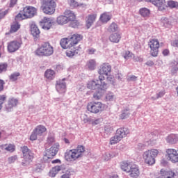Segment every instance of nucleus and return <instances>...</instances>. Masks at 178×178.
Wrapping results in <instances>:
<instances>
[{
    "label": "nucleus",
    "instance_id": "nucleus-1",
    "mask_svg": "<svg viewBox=\"0 0 178 178\" xmlns=\"http://www.w3.org/2000/svg\"><path fill=\"white\" fill-rule=\"evenodd\" d=\"M83 40V35L80 34H74L70 38H63L60 41V45L63 49H67L66 51V55L68 58H73L77 51L74 47L79 44L80 41Z\"/></svg>",
    "mask_w": 178,
    "mask_h": 178
},
{
    "label": "nucleus",
    "instance_id": "nucleus-2",
    "mask_svg": "<svg viewBox=\"0 0 178 178\" xmlns=\"http://www.w3.org/2000/svg\"><path fill=\"white\" fill-rule=\"evenodd\" d=\"M84 152H86V147L83 145H78L76 148L67 151L65 154V158L68 162H73L83 158Z\"/></svg>",
    "mask_w": 178,
    "mask_h": 178
},
{
    "label": "nucleus",
    "instance_id": "nucleus-3",
    "mask_svg": "<svg viewBox=\"0 0 178 178\" xmlns=\"http://www.w3.org/2000/svg\"><path fill=\"white\" fill-rule=\"evenodd\" d=\"M37 15V9L35 7L27 6L23 9V14L18 13L15 16V21L20 22L22 20H25V19H31Z\"/></svg>",
    "mask_w": 178,
    "mask_h": 178
},
{
    "label": "nucleus",
    "instance_id": "nucleus-4",
    "mask_svg": "<svg viewBox=\"0 0 178 178\" xmlns=\"http://www.w3.org/2000/svg\"><path fill=\"white\" fill-rule=\"evenodd\" d=\"M58 0H42L41 10L44 15H54L56 10Z\"/></svg>",
    "mask_w": 178,
    "mask_h": 178
},
{
    "label": "nucleus",
    "instance_id": "nucleus-5",
    "mask_svg": "<svg viewBox=\"0 0 178 178\" xmlns=\"http://www.w3.org/2000/svg\"><path fill=\"white\" fill-rule=\"evenodd\" d=\"M38 56H51L54 54V47L49 42H44L35 51Z\"/></svg>",
    "mask_w": 178,
    "mask_h": 178
},
{
    "label": "nucleus",
    "instance_id": "nucleus-6",
    "mask_svg": "<svg viewBox=\"0 0 178 178\" xmlns=\"http://www.w3.org/2000/svg\"><path fill=\"white\" fill-rule=\"evenodd\" d=\"M159 154V150L158 149H150L146 150L143 154V159L145 163L151 166L155 165V158L158 156Z\"/></svg>",
    "mask_w": 178,
    "mask_h": 178
},
{
    "label": "nucleus",
    "instance_id": "nucleus-7",
    "mask_svg": "<svg viewBox=\"0 0 178 178\" xmlns=\"http://www.w3.org/2000/svg\"><path fill=\"white\" fill-rule=\"evenodd\" d=\"M86 108L90 113L97 114L105 111V104L101 102H90L88 103Z\"/></svg>",
    "mask_w": 178,
    "mask_h": 178
},
{
    "label": "nucleus",
    "instance_id": "nucleus-8",
    "mask_svg": "<svg viewBox=\"0 0 178 178\" xmlns=\"http://www.w3.org/2000/svg\"><path fill=\"white\" fill-rule=\"evenodd\" d=\"M22 151L23 154L24 161L22 163V166H27L33 162L34 159V154L27 147V146H24L22 147Z\"/></svg>",
    "mask_w": 178,
    "mask_h": 178
},
{
    "label": "nucleus",
    "instance_id": "nucleus-9",
    "mask_svg": "<svg viewBox=\"0 0 178 178\" xmlns=\"http://www.w3.org/2000/svg\"><path fill=\"white\" fill-rule=\"evenodd\" d=\"M104 80H105V76L99 75L98 79H93L88 82L87 88H88V90H98L101 88L104 84H106Z\"/></svg>",
    "mask_w": 178,
    "mask_h": 178
},
{
    "label": "nucleus",
    "instance_id": "nucleus-10",
    "mask_svg": "<svg viewBox=\"0 0 178 178\" xmlns=\"http://www.w3.org/2000/svg\"><path fill=\"white\" fill-rule=\"evenodd\" d=\"M148 47L150 48V55L153 58H156L159 54L161 44L159 40L156 38L150 39L148 42Z\"/></svg>",
    "mask_w": 178,
    "mask_h": 178
},
{
    "label": "nucleus",
    "instance_id": "nucleus-11",
    "mask_svg": "<svg viewBox=\"0 0 178 178\" xmlns=\"http://www.w3.org/2000/svg\"><path fill=\"white\" fill-rule=\"evenodd\" d=\"M64 16H65L67 22L68 23H71V27H73L74 29H76V27H79V21L76 19V14H74L73 11L70 10H66L64 12Z\"/></svg>",
    "mask_w": 178,
    "mask_h": 178
},
{
    "label": "nucleus",
    "instance_id": "nucleus-12",
    "mask_svg": "<svg viewBox=\"0 0 178 178\" xmlns=\"http://www.w3.org/2000/svg\"><path fill=\"white\" fill-rule=\"evenodd\" d=\"M22 44V38H19L18 40L10 41L8 43L7 49L10 53L16 52V51H19Z\"/></svg>",
    "mask_w": 178,
    "mask_h": 178
},
{
    "label": "nucleus",
    "instance_id": "nucleus-13",
    "mask_svg": "<svg viewBox=\"0 0 178 178\" xmlns=\"http://www.w3.org/2000/svg\"><path fill=\"white\" fill-rule=\"evenodd\" d=\"M58 151H59V145H54L49 149L45 150L44 156L47 159H52L58 154Z\"/></svg>",
    "mask_w": 178,
    "mask_h": 178
},
{
    "label": "nucleus",
    "instance_id": "nucleus-14",
    "mask_svg": "<svg viewBox=\"0 0 178 178\" xmlns=\"http://www.w3.org/2000/svg\"><path fill=\"white\" fill-rule=\"evenodd\" d=\"M112 72V66L108 63L102 64L97 71L99 76H109V73Z\"/></svg>",
    "mask_w": 178,
    "mask_h": 178
},
{
    "label": "nucleus",
    "instance_id": "nucleus-15",
    "mask_svg": "<svg viewBox=\"0 0 178 178\" xmlns=\"http://www.w3.org/2000/svg\"><path fill=\"white\" fill-rule=\"evenodd\" d=\"M106 90H108V83H104V86H102L101 88H99L97 91L93 94V98L97 101L101 99V98L105 95Z\"/></svg>",
    "mask_w": 178,
    "mask_h": 178
},
{
    "label": "nucleus",
    "instance_id": "nucleus-16",
    "mask_svg": "<svg viewBox=\"0 0 178 178\" xmlns=\"http://www.w3.org/2000/svg\"><path fill=\"white\" fill-rule=\"evenodd\" d=\"M166 154L169 161L172 162V163H176L178 162V154L177 150L175 149H168L166 150Z\"/></svg>",
    "mask_w": 178,
    "mask_h": 178
},
{
    "label": "nucleus",
    "instance_id": "nucleus-17",
    "mask_svg": "<svg viewBox=\"0 0 178 178\" xmlns=\"http://www.w3.org/2000/svg\"><path fill=\"white\" fill-rule=\"evenodd\" d=\"M147 2H151L155 6H157L159 10H165L166 1L165 0H146Z\"/></svg>",
    "mask_w": 178,
    "mask_h": 178
},
{
    "label": "nucleus",
    "instance_id": "nucleus-18",
    "mask_svg": "<svg viewBox=\"0 0 178 178\" xmlns=\"http://www.w3.org/2000/svg\"><path fill=\"white\" fill-rule=\"evenodd\" d=\"M122 57L125 60H128V59H131V58H134V60H136V62H143V58L137 56H134V54L131 53L130 51L127 50L122 53Z\"/></svg>",
    "mask_w": 178,
    "mask_h": 178
},
{
    "label": "nucleus",
    "instance_id": "nucleus-19",
    "mask_svg": "<svg viewBox=\"0 0 178 178\" xmlns=\"http://www.w3.org/2000/svg\"><path fill=\"white\" fill-rule=\"evenodd\" d=\"M128 173L130 177H138V176H140V168H138V165L134 164L131 169L129 170V172H128Z\"/></svg>",
    "mask_w": 178,
    "mask_h": 178
},
{
    "label": "nucleus",
    "instance_id": "nucleus-20",
    "mask_svg": "<svg viewBox=\"0 0 178 178\" xmlns=\"http://www.w3.org/2000/svg\"><path fill=\"white\" fill-rule=\"evenodd\" d=\"M134 165V163L130 161H122L120 164V168L123 172H126V173H129L131 167Z\"/></svg>",
    "mask_w": 178,
    "mask_h": 178
},
{
    "label": "nucleus",
    "instance_id": "nucleus-21",
    "mask_svg": "<svg viewBox=\"0 0 178 178\" xmlns=\"http://www.w3.org/2000/svg\"><path fill=\"white\" fill-rule=\"evenodd\" d=\"M129 134V129L127 128H119L116 130L115 134L122 140L124 137L127 136V134Z\"/></svg>",
    "mask_w": 178,
    "mask_h": 178
},
{
    "label": "nucleus",
    "instance_id": "nucleus-22",
    "mask_svg": "<svg viewBox=\"0 0 178 178\" xmlns=\"http://www.w3.org/2000/svg\"><path fill=\"white\" fill-rule=\"evenodd\" d=\"M56 89L59 94H65V92H66V83L65 82L58 81L56 85Z\"/></svg>",
    "mask_w": 178,
    "mask_h": 178
},
{
    "label": "nucleus",
    "instance_id": "nucleus-23",
    "mask_svg": "<svg viewBox=\"0 0 178 178\" xmlns=\"http://www.w3.org/2000/svg\"><path fill=\"white\" fill-rule=\"evenodd\" d=\"M17 99L15 98H10L8 99V104L6 106V111L8 112H10L15 108V106H17Z\"/></svg>",
    "mask_w": 178,
    "mask_h": 178
},
{
    "label": "nucleus",
    "instance_id": "nucleus-24",
    "mask_svg": "<svg viewBox=\"0 0 178 178\" xmlns=\"http://www.w3.org/2000/svg\"><path fill=\"white\" fill-rule=\"evenodd\" d=\"M41 23L44 30H49L52 26V22L49 18L44 17L42 19Z\"/></svg>",
    "mask_w": 178,
    "mask_h": 178
},
{
    "label": "nucleus",
    "instance_id": "nucleus-25",
    "mask_svg": "<svg viewBox=\"0 0 178 178\" xmlns=\"http://www.w3.org/2000/svg\"><path fill=\"white\" fill-rule=\"evenodd\" d=\"M60 170H62V165L53 167L49 172V176L50 177H55Z\"/></svg>",
    "mask_w": 178,
    "mask_h": 178
},
{
    "label": "nucleus",
    "instance_id": "nucleus-26",
    "mask_svg": "<svg viewBox=\"0 0 178 178\" xmlns=\"http://www.w3.org/2000/svg\"><path fill=\"white\" fill-rule=\"evenodd\" d=\"M139 15H140L142 17H149V15H151V10L145 7L141 8L139 10Z\"/></svg>",
    "mask_w": 178,
    "mask_h": 178
},
{
    "label": "nucleus",
    "instance_id": "nucleus-27",
    "mask_svg": "<svg viewBox=\"0 0 178 178\" xmlns=\"http://www.w3.org/2000/svg\"><path fill=\"white\" fill-rule=\"evenodd\" d=\"M44 77H46L47 80H54V79H55V71L51 69L47 70L44 72Z\"/></svg>",
    "mask_w": 178,
    "mask_h": 178
},
{
    "label": "nucleus",
    "instance_id": "nucleus-28",
    "mask_svg": "<svg viewBox=\"0 0 178 178\" xmlns=\"http://www.w3.org/2000/svg\"><path fill=\"white\" fill-rule=\"evenodd\" d=\"M166 141L169 144H176L178 141V136L176 134H170L167 137Z\"/></svg>",
    "mask_w": 178,
    "mask_h": 178
},
{
    "label": "nucleus",
    "instance_id": "nucleus-29",
    "mask_svg": "<svg viewBox=\"0 0 178 178\" xmlns=\"http://www.w3.org/2000/svg\"><path fill=\"white\" fill-rule=\"evenodd\" d=\"M95 19H97V14H92L88 15V20L86 22L87 29H90V26L95 22Z\"/></svg>",
    "mask_w": 178,
    "mask_h": 178
},
{
    "label": "nucleus",
    "instance_id": "nucleus-30",
    "mask_svg": "<svg viewBox=\"0 0 178 178\" xmlns=\"http://www.w3.org/2000/svg\"><path fill=\"white\" fill-rule=\"evenodd\" d=\"M31 33L33 37H38L40 35V29H38L37 25L34 24L31 25Z\"/></svg>",
    "mask_w": 178,
    "mask_h": 178
},
{
    "label": "nucleus",
    "instance_id": "nucleus-31",
    "mask_svg": "<svg viewBox=\"0 0 178 178\" xmlns=\"http://www.w3.org/2000/svg\"><path fill=\"white\" fill-rule=\"evenodd\" d=\"M122 38V36H120V34L119 33H114L111 34L109 37V40L111 42H115V44H118L119 41H120Z\"/></svg>",
    "mask_w": 178,
    "mask_h": 178
},
{
    "label": "nucleus",
    "instance_id": "nucleus-32",
    "mask_svg": "<svg viewBox=\"0 0 178 178\" xmlns=\"http://www.w3.org/2000/svg\"><path fill=\"white\" fill-rule=\"evenodd\" d=\"M86 66L89 70H95V68L97 67V61H95V59H90L87 62Z\"/></svg>",
    "mask_w": 178,
    "mask_h": 178
},
{
    "label": "nucleus",
    "instance_id": "nucleus-33",
    "mask_svg": "<svg viewBox=\"0 0 178 178\" xmlns=\"http://www.w3.org/2000/svg\"><path fill=\"white\" fill-rule=\"evenodd\" d=\"M34 131L38 136H41L43 133L47 131V128L44 125H38L35 128Z\"/></svg>",
    "mask_w": 178,
    "mask_h": 178
},
{
    "label": "nucleus",
    "instance_id": "nucleus-34",
    "mask_svg": "<svg viewBox=\"0 0 178 178\" xmlns=\"http://www.w3.org/2000/svg\"><path fill=\"white\" fill-rule=\"evenodd\" d=\"M112 19V16L108 13H104L100 16V20L102 23H108Z\"/></svg>",
    "mask_w": 178,
    "mask_h": 178
},
{
    "label": "nucleus",
    "instance_id": "nucleus-35",
    "mask_svg": "<svg viewBox=\"0 0 178 178\" xmlns=\"http://www.w3.org/2000/svg\"><path fill=\"white\" fill-rule=\"evenodd\" d=\"M56 22L60 26H63L64 24H67L69 23L66 19L65 15H60L56 19Z\"/></svg>",
    "mask_w": 178,
    "mask_h": 178
},
{
    "label": "nucleus",
    "instance_id": "nucleus-36",
    "mask_svg": "<svg viewBox=\"0 0 178 178\" xmlns=\"http://www.w3.org/2000/svg\"><path fill=\"white\" fill-rule=\"evenodd\" d=\"M19 29H20V24L18 22H15L11 25L8 34L16 33V31H17Z\"/></svg>",
    "mask_w": 178,
    "mask_h": 178
},
{
    "label": "nucleus",
    "instance_id": "nucleus-37",
    "mask_svg": "<svg viewBox=\"0 0 178 178\" xmlns=\"http://www.w3.org/2000/svg\"><path fill=\"white\" fill-rule=\"evenodd\" d=\"M1 147H4V149L8 152H14L16 149V146L14 144H5L1 145Z\"/></svg>",
    "mask_w": 178,
    "mask_h": 178
},
{
    "label": "nucleus",
    "instance_id": "nucleus-38",
    "mask_svg": "<svg viewBox=\"0 0 178 178\" xmlns=\"http://www.w3.org/2000/svg\"><path fill=\"white\" fill-rule=\"evenodd\" d=\"M129 116H130V109L126 108L122 111V113L120 115V119H122L123 120L124 119H127Z\"/></svg>",
    "mask_w": 178,
    "mask_h": 178
},
{
    "label": "nucleus",
    "instance_id": "nucleus-39",
    "mask_svg": "<svg viewBox=\"0 0 178 178\" xmlns=\"http://www.w3.org/2000/svg\"><path fill=\"white\" fill-rule=\"evenodd\" d=\"M120 141H122V139L115 134L114 136L111 138L110 144L111 145H115V144H118Z\"/></svg>",
    "mask_w": 178,
    "mask_h": 178
},
{
    "label": "nucleus",
    "instance_id": "nucleus-40",
    "mask_svg": "<svg viewBox=\"0 0 178 178\" xmlns=\"http://www.w3.org/2000/svg\"><path fill=\"white\" fill-rule=\"evenodd\" d=\"M161 23L163 26L165 28H169L172 26V21H170L169 19L165 17L161 19Z\"/></svg>",
    "mask_w": 178,
    "mask_h": 178
},
{
    "label": "nucleus",
    "instance_id": "nucleus-41",
    "mask_svg": "<svg viewBox=\"0 0 178 178\" xmlns=\"http://www.w3.org/2000/svg\"><path fill=\"white\" fill-rule=\"evenodd\" d=\"M20 77L19 72H14L9 76L10 81H17V79Z\"/></svg>",
    "mask_w": 178,
    "mask_h": 178
},
{
    "label": "nucleus",
    "instance_id": "nucleus-42",
    "mask_svg": "<svg viewBox=\"0 0 178 178\" xmlns=\"http://www.w3.org/2000/svg\"><path fill=\"white\" fill-rule=\"evenodd\" d=\"M108 31L109 33H115V31H118V24L113 22L108 29Z\"/></svg>",
    "mask_w": 178,
    "mask_h": 178
},
{
    "label": "nucleus",
    "instance_id": "nucleus-43",
    "mask_svg": "<svg viewBox=\"0 0 178 178\" xmlns=\"http://www.w3.org/2000/svg\"><path fill=\"white\" fill-rule=\"evenodd\" d=\"M69 5L72 8H79V6H81V4L79 3L76 0H69Z\"/></svg>",
    "mask_w": 178,
    "mask_h": 178
},
{
    "label": "nucleus",
    "instance_id": "nucleus-44",
    "mask_svg": "<svg viewBox=\"0 0 178 178\" xmlns=\"http://www.w3.org/2000/svg\"><path fill=\"white\" fill-rule=\"evenodd\" d=\"M7 70H8V63H0V73L6 72Z\"/></svg>",
    "mask_w": 178,
    "mask_h": 178
},
{
    "label": "nucleus",
    "instance_id": "nucleus-45",
    "mask_svg": "<svg viewBox=\"0 0 178 178\" xmlns=\"http://www.w3.org/2000/svg\"><path fill=\"white\" fill-rule=\"evenodd\" d=\"M60 178H70L72 177V172L69 170H67L65 172H63Z\"/></svg>",
    "mask_w": 178,
    "mask_h": 178
},
{
    "label": "nucleus",
    "instance_id": "nucleus-46",
    "mask_svg": "<svg viewBox=\"0 0 178 178\" xmlns=\"http://www.w3.org/2000/svg\"><path fill=\"white\" fill-rule=\"evenodd\" d=\"M5 101H6V95H0V111L3 108V104H5Z\"/></svg>",
    "mask_w": 178,
    "mask_h": 178
},
{
    "label": "nucleus",
    "instance_id": "nucleus-47",
    "mask_svg": "<svg viewBox=\"0 0 178 178\" xmlns=\"http://www.w3.org/2000/svg\"><path fill=\"white\" fill-rule=\"evenodd\" d=\"M16 161H17V156H12L8 159V163H15Z\"/></svg>",
    "mask_w": 178,
    "mask_h": 178
},
{
    "label": "nucleus",
    "instance_id": "nucleus-48",
    "mask_svg": "<svg viewBox=\"0 0 178 178\" xmlns=\"http://www.w3.org/2000/svg\"><path fill=\"white\" fill-rule=\"evenodd\" d=\"M106 80L109 84H115V77L112 75H109L107 76Z\"/></svg>",
    "mask_w": 178,
    "mask_h": 178
},
{
    "label": "nucleus",
    "instance_id": "nucleus-49",
    "mask_svg": "<svg viewBox=\"0 0 178 178\" xmlns=\"http://www.w3.org/2000/svg\"><path fill=\"white\" fill-rule=\"evenodd\" d=\"M113 98H115V96L113 95V93H112V92L108 93L106 95V101H113Z\"/></svg>",
    "mask_w": 178,
    "mask_h": 178
},
{
    "label": "nucleus",
    "instance_id": "nucleus-50",
    "mask_svg": "<svg viewBox=\"0 0 178 178\" xmlns=\"http://www.w3.org/2000/svg\"><path fill=\"white\" fill-rule=\"evenodd\" d=\"M38 136V134H37V132H35V131L33 130V131L32 132V134L30 136V140L31 141H35V140H37Z\"/></svg>",
    "mask_w": 178,
    "mask_h": 178
},
{
    "label": "nucleus",
    "instance_id": "nucleus-51",
    "mask_svg": "<svg viewBox=\"0 0 178 178\" xmlns=\"http://www.w3.org/2000/svg\"><path fill=\"white\" fill-rule=\"evenodd\" d=\"M168 5L170 8H176V6H178V3H176L174 1H169Z\"/></svg>",
    "mask_w": 178,
    "mask_h": 178
},
{
    "label": "nucleus",
    "instance_id": "nucleus-52",
    "mask_svg": "<svg viewBox=\"0 0 178 178\" xmlns=\"http://www.w3.org/2000/svg\"><path fill=\"white\" fill-rule=\"evenodd\" d=\"M103 158L104 161H111L112 156L110 154V153H106L104 156Z\"/></svg>",
    "mask_w": 178,
    "mask_h": 178
},
{
    "label": "nucleus",
    "instance_id": "nucleus-53",
    "mask_svg": "<svg viewBox=\"0 0 178 178\" xmlns=\"http://www.w3.org/2000/svg\"><path fill=\"white\" fill-rule=\"evenodd\" d=\"M165 90H161L156 94V98H162L165 95Z\"/></svg>",
    "mask_w": 178,
    "mask_h": 178
},
{
    "label": "nucleus",
    "instance_id": "nucleus-54",
    "mask_svg": "<svg viewBox=\"0 0 178 178\" xmlns=\"http://www.w3.org/2000/svg\"><path fill=\"white\" fill-rule=\"evenodd\" d=\"M95 49L91 48L87 50V53L88 55H94V54H95Z\"/></svg>",
    "mask_w": 178,
    "mask_h": 178
},
{
    "label": "nucleus",
    "instance_id": "nucleus-55",
    "mask_svg": "<svg viewBox=\"0 0 178 178\" xmlns=\"http://www.w3.org/2000/svg\"><path fill=\"white\" fill-rule=\"evenodd\" d=\"M16 3H17V0H10V8H13V6H15V5H16Z\"/></svg>",
    "mask_w": 178,
    "mask_h": 178
},
{
    "label": "nucleus",
    "instance_id": "nucleus-56",
    "mask_svg": "<svg viewBox=\"0 0 178 178\" xmlns=\"http://www.w3.org/2000/svg\"><path fill=\"white\" fill-rule=\"evenodd\" d=\"M5 85V81L0 79V92L3 90V86Z\"/></svg>",
    "mask_w": 178,
    "mask_h": 178
},
{
    "label": "nucleus",
    "instance_id": "nucleus-57",
    "mask_svg": "<svg viewBox=\"0 0 178 178\" xmlns=\"http://www.w3.org/2000/svg\"><path fill=\"white\" fill-rule=\"evenodd\" d=\"M145 65H146L147 66L151 67V66H154V61H152V60H148V61H147V62L145 63Z\"/></svg>",
    "mask_w": 178,
    "mask_h": 178
},
{
    "label": "nucleus",
    "instance_id": "nucleus-58",
    "mask_svg": "<svg viewBox=\"0 0 178 178\" xmlns=\"http://www.w3.org/2000/svg\"><path fill=\"white\" fill-rule=\"evenodd\" d=\"M136 80H137V76H134V75H132L131 76H130L129 79H128V81H136Z\"/></svg>",
    "mask_w": 178,
    "mask_h": 178
},
{
    "label": "nucleus",
    "instance_id": "nucleus-59",
    "mask_svg": "<svg viewBox=\"0 0 178 178\" xmlns=\"http://www.w3.org/2000/svg\"><path fill=\"white\" fill-rule=\"evenodd\" d=\"M172 45L178 48V40H175L172 42Z\"/></svg>",
    "mask_w": 178,
    "mask_h": 178
},
{
    "label": "nucleus",
    "instance_id": "nucleus-60",
    "mask_svg": "<svg viewBox=\"0 0 178 178\" xmlns=\"http://www.w3.org/2000/svg\"><path fill=\"white\" fill-rule=\"evenodd\" d=\"M163 55H164V56H168V55H169V49H164L163 51Z\"/></svg>",
    "mask_w": 178,
    "mask_h": 178
},
{
    "label": "nucleus",
    "instance_id": "nucleus-61",
    "mask_svg": "<svg viewBox=\"0 0 178 178\" xmlns=\"http://www.w3.org/2000/svg\"><path fill=\"white\" fill-rule=\"evenodd\" d=\"M51 163H61L60 160H59L58 159H56V160H53L51 161Z\"/></svg>",
    "mask_w": 178,
    "mask_h": 178
},
{
    "label": "nucleus",
    "instance_id": "nucleus-62",
    "mask_svg": "<svg viewBox=\"0 0 178 178\" xmlns=\"http://www.w3.org/2000/svg\"><path fill=\"white\" fill-rule=\"evenodd\" d=\"M122 74H118L116 77L118 79H122Z\"/></svg>",
    "mask_w": 178,
    "mask_h": 178
},
{
    "label": "nucleus",
    "instance_id": "nucleus-63",
    "mask_svg": "<svg viewBox=\"0 0 178 178\" xmlns=\"http://www.w3.org/2000/svg\"><path fill=\"white\" fill-rule=\"evenodd\" d=\"M171 63H172V65H175V66H177V65H178V60L177 61L172 62Z\"/></svg>",
    "mask_w": 178,
    "mask_h": 178
},
{
    "label": "nucleus",
    "instance_id": "nucleus-64",
    "mask_svg": "<svg viewBox=\"0 0 178 178\" xmlns=\"http://www.w3.org/2000/svg\"><path fill=\"white\" fill-rule=\"evenodd\" d=\"M110 178H119V176L118 175H113Z\"/></svg>",
    "mask_w": 178,
    "mask_h": 178
}]
</instances>
